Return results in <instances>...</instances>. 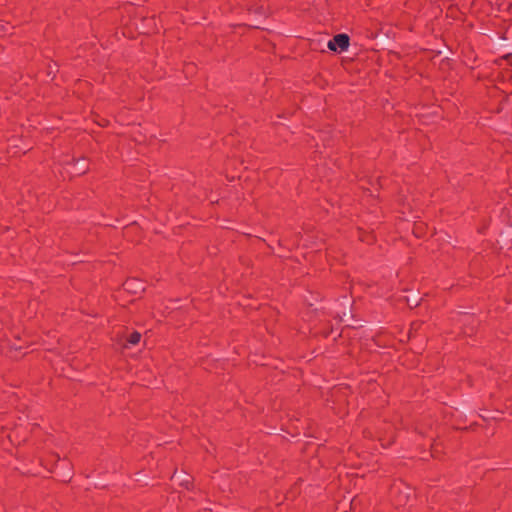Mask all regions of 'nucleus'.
I'll return each mask as SVG.
<instances>
[{"mask_svg":"<svg viewBox=\"0 0 512 512\" xmlns=\"http://www.w3.org/2000/svg\"><path fill=\"white\" fill-rule=\"evenodd\" d=\"M140 338H141V335L137 332H134L130 335L128 342L131 345H135V344L139 343Z\"/></svg>","mask_w":512,"mask_h":512,"instance_id":"7ed1b4c3","label":"nucleus"},{"mask_svg":"<svg viewBox=\"0 0 512 512\" xmlns=\"http://www.w3.org/2000/svg\"><path fill=\"white\" fill-rule=\"evenodd\" d=\"M327 46L334 52L346 51L349 47V37L346 34H338L328 42Z\"/></svg>","mask_w":512,"mask_h":512,"instance_id":"f257e3e1","label":"nucleus"},{"mask_svg":"<svg viewBox=\"0 0 512 512\" xmlns=\"http://www.w3.org/2000/svg\"><path fill=\"white\" fill-rule=\"evenodd\" d=\"M144 289L143 282L135 278L128 279L124 283V290L132 294H139L144 291Z\"/></svg>","mask_w":512,"mask_h":512,"instance_id":"f03ea898","label":"nucleus"}]
</instances>
